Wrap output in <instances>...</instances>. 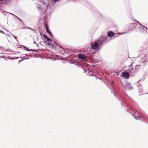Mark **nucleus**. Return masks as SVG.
Returning a JSON list of instances; mask_svg holds the SVG:
<instances>
[{
    "mask_svg": "<svg viewBox=\"0 0 148 148\" xmlns=\"http://www.w3.org/2000/svg\"><path fill=\"white\" fill-rule=\"evenodd\" d=\"M148 31V29L147 28V31Z\"/></svg>",
    "mask_w": 148,
    "mask_h": 148,
    "instance_id": "e433bc0d",
    "label": "nucleus"
},
{
    "mask_svg": "<svg viewBox=\"0 0 148 148\" xmlns=\"http://www.w3.org/2000/svg\"><path fill=\"white\" fill-rule=\"evenodd\" d=\"M136 71L134 68H132L129 69H128V72L132 76H133L136 73Z\"/></svg>",
    "mask_w": 148,
    "mask_h": 148,
    "instance_id": "423d86ee",
    "label": "nucleus"
},
{
    "mask_svg": "<svg viewBox=\"0 0 148 148\" xmlns=\"http://www.w3.org/2000/svg\"><path fill=\"white\" fill-rule=\"evenodd\" d=\"M127 107L128 108L127 110V112L130 113V114L132 112L131 111L132 110V108L129 106H128Z\"/></svg>",
    "mask_w": 148,
    "mask_h": 148,
    "instance_id": "2eb2a0df",
    "label": "nucleus"
},
{
    "mask_svg": "<svg viewBox=\"0 0 148 148\" xmlns=\"http://www.w3.org/2000/svg\"><path fill=\"white\" fill-rule=\"evenodd\" d=\"M42 5H43V7H42L41 5L40 4L38 5L37 6V8L40 10H43L45 11L47 10H45L44 9L45 8V6L43 4Z\"/></svg>",
    "mask_w": 148,
    "mask_h": 148,
    "instance_id": "6e6552de",
    "label": "nucleus"
},
{
    "mask_svg": "<svg viewBox=\"0 0 148 148\" xmlns=\"http://www.w3.org/2000/svg\"><path fill=\"white\" fill-rule=\"evenodd\" d=\"M112 83L113 84H114V82L113 81H112Z\"/></svg>",
    "mask_w": 148,
    "mask_h": 148,
    "instance_id": "2f4dec72",
    "label": "nucleus"
},
{
    "mask_svg": "<svg viewBox=\"0 0 148 148\" xmlns=\"http://www.w3.org/2000/svg\"><path fill=\"white\" fill-rule=\"evenodd\" d=\"M43 36H44V37L45 38H46V39H47V38H48V37H47V36L46 35H45V34Z\"/></svg>",
    "mask_w": 148,
    "mask_h": 148,
    "instance_id": "5701e85b",
    "label": "nucleus"
},
{
    "mask_svg": "<svg viewBox=\"0 0 148 148\" xmlns=\"http://www.w3.org/2000/svg\"><path fill=\"white\" fill-rule=\"evenodd\" d=\"M122 85L124 87V88L127 90L132 89L133 88L131 84L128 83H126L125 84L122 83Z\"/></svg>",
    "mask_w": 148,
    "mask_h": 148,
    "instance_id": "39448f33",
    "label": "nucleus"
},
{
    "mask_svg": "<svg viewBox=\"0 0 148 148\" xmlns=\"http://www.w3.org/2000/svg\"><path fill=\"white\" fill-rule=\"evenodd\" d=\"M107 39L108 37L106 35H102L100 39L97 40L93 44H92V48L95 50H98L103 42H108Z\"/></svg>",
    "mask_w": 148,
    "mask_h": 148,
    "instance_id": "f03ea898",
    "label": "nucleus"
},
{
    "mask_svg": "<svg viewBox=\"0 0 148 148\" xmlns=\"http://www.w3.org/2000/svg\"><path fill=\"white\" fill-rule=\"evenodd\" d=\"M8 36H10L9 35H8Z\"/></svg>",
    "mask_w": 148,
    "mask_h": 148,
    "instance_id": "a19ab883",
    "label": "nucleus"
},
{
    "mask_svg": "<svg viewBox=\"0 0 148 148\" xmlns=\"http://www.w3.org/2000/svg\"><path fill=\"white\" fill-rule=\"evenodd\" d=\"M24 49L26 51H33V50H30L28 48L26 47L25 46H24Z\"/></svg>",
    "mask_w": 148,
    "mask_h": 148,
    "instance_id": "dca6fc26",
    "label": "nucleus"
},
{
    "mask_svg": "<svg viewBox=\"0 0 148 148\" xmlns=\"http://www.w3.org/2000/svg\"><path fill=\"white\" fill-rule=\"evenodd\" d=\"M84 70L85 72H86V70L85 69H84Z\"/></svg>",
    "mask_w": 148,
    "mask_h": 148,
    "instance_id": "473e14b6",
    "label": "nucleus"
},
{
    "mask_svg": "<svg viewBox=\"0 0 148 148\" xmlns=\"http://www.w3.org/2000/svg\"><path fill=\"white\" fill-rule=\"evenodd\" d=\"M61 51L62 52H65V50L64 49H63V50Z\"/></svg>",
    "mask_w": 148,
    "mask_h": 148,
    "instance_id": "a878e982",
    "label": "nucleus"
},
{
    "mask_svg": "<svg viewBox=\"0 0 148 148\" xmlns=\"http://www.w3.org/2000/svg\"><path fill=\"white\" fill-rule=\"evenodd\" d=\"M119 36L117 35V34H116V35L115 34V36H114V37H117L118 36Z\"/></svg>",
    "mask_w": 148,
    "mask_h": 148,
    "instance_id": "cd10ccee",
    "label": "nucleus"
},
{
    "mask_svg": "<svg viewBox=\"0 0 148 148\" xmlns=\"http://www.w3.org/2000/svg\"><path fill=\"white\" fill-rule=\"evenodd\" d=\"M78 57L79 59H81L83 60L88 61L86 57L83 54H78Z\"/></svg>",
    "mask_w": 148,
    "mask_h": 148,
    "instance_id": "0eeeda50",
    "label": "nucleus"
},
{
    "mask_svg": "<svg viewBox=\"0 0 148 148\" xmlns=\"http://www.w3.org/2000/svg\"><path fill=\"white\" fill-rule=\"evenodd\" d=\"M129 74L128 72H124L122 73V75L125 78L127 79L129 77Z\"/></svg>",
    "mask_w": 148,
    "mask_h": 148,
    "instance_id": "1a4fd4ad",
    "label": "nucleus"
},
{
    "mask_svg": "<svg viewBox=\"0 0 148 148\" xmlns=\"http://www.w3.org/2000/svg\"><path fill=\"white\" fill-rule=\"evenodd\" d=\"M34 44H36L37 46H38V44L35 41H34Z\"/></svg>",
    "mask_w": 148,
    "mask_h": 148,
    "instance_id": "b1692460",
    "label": "nucleus"
},
{
    "mask_svg": "<svg viewBox=\"0 0 148 148\" xmlns=\"http://www.w3.org/2000/svg\"><path fill=\"white\" fill-rule=\"evenodd\" d=\"M142 68V66L141 65H137L135 66V69L136 71H137L139 70Z\"/></svg>",
    "mask_w": 148,
    "mask_h": 148,
    "instance_id": "f8f14e48",
    "label": "nucleus"
},
{
    "mask_svg": "<svg viewBox=\"0 0 148 148\" xmlns=\"http://www.w3.org/2000/svg\"><path fill=\"white\" fill-rule=\"evenodd\" d=\"M134 25L135 28L137 29H138L141 32L147 33V28L142 25L139 22L137 21L135 23Z\"/></svg>",
    "mask_w": 148,
    "mask_h": 148,
    "instance_id": "7ed1b4c3",
    "label": "nucleus"
},
{
    "mask_svg": "<svg viewBox=\"0 0 148 148\" xmlns=\"http://www.w3.org/2000/svg\"><path fill=\"white\" fill-rule=\"evenodd\" d=\"M22 58L23 59V60L25 59L28 58L26 56H25L24 58H23V57Z\"/></svg>",
    "mask_w": 148,
    "mask_h": 148,
    "instance_id": "412c9836",
    "label": "nucleus"
},
{
    "mask_svg": "<svg viewBox=\"0 0 148 148\" xmlns=\"http://www.w3.org/2000/svg\"><path fill=\"white\" fill-rule=\"evenodd\" d=\"M10 0H0V3L7 4L9 3Z\"/></svg>",
    "mask_w": 148,
    "mask_h": 148,
    "instance_id": "9d476101",
    "label": "nucleus"
},
{
    "mask_svg": "<svg viewBox=\"0 0 148 148\" xmlns=\"http://www.w3.org/2000/svg\"><path fill=\"white\" fill-rule=\"evenodd\" d=\"M145 57H146V56H145L143 58V60H144V61H143V63H144V62H145ZM145 62H147V61H146Z\"/></svg>",
    "mask_w": 148,
    "mask_h": 148,
    "instance_id": "aec40b11",
    "label": "nucleus"
},
{
    "mask_svg": "<svg viewBox=\"0 0 148 148\" xmlns=\"http://www.w3.org/2000/svg\"><path fill=\"white\" fill-rule=\"evenodd\" d=\"M0 32H1L2 33H3V34H4V33L2 31H1V30H0Z\"/></svg>",
    "mask_w": 148,
    "mask_h": 148,
    "instance_id": "c85d7f7f",
    "label": "nucleus"
},
{
    "mask_svg": "<svg viewBox=\"0 0 148 148\" xmlns=\"http://www.w3.org/2000/svg\"><path fill=\"white\" fill-rule=\"evenodd\" d=\"M119 100L121 102L122 101L123 102V103H122V104L121 106L123 107L124 106L123 105H124L125 104V102L124 101H123V100H124V99H123L121 97H120Z\"/></svg>",
    "mask_w": 148,
    "mask_h": 148,
    "instance_id": "4468645a",
    "label": "nucleus"
},
{
    "mask_svg": "<svg viewBox=\"0 0 148 148\" xmlns=\"http://www.w3.org/2000/svg\"><path fill=\"white\" fill-rule=\"evenodd\" d=\"M12 14L14 15L17 18V17H18L17 16H16L15 15H14L13 14Z\"/></svg>",
    "mask_w": 148,
    "mask_h": 148,
    "instance_id": "7c9ffc66",
    "label": "nucleus"
},
{
    "mask_svg": "<svg viewBox=\"0 0 148 148\" xmlns=\"http://www.w3.org/2000/svg\"><path fill=\"white\" fill-rule=\"evenodd\" d=\"M60 0H38V1L45 6L44 9L49 10V12L52 11V9L54 6V3Z\"/></svg>",
    "mask_w": 148,
    "mask_h": 148,
    "instance_id": "f257e3e1",
    "label": "nucleus"
},
{
    "mask_svg": "<svg viewBox=\"0 0 148 148\" xmlns=\"http://www.w3.org/2000/svg\"><path fill=\"white\" fill-rule=\"evenodd\" d=\"M17 18H18L19 20L20 21H21V22H22V20L21 19L19 18L18 17H17Z\"/></svg>",
    "mask_w": 148,
    "mask_h": 148,
    "instance_id": "393cba45",
    "label": "nucleus"
},
{
    "mask_svg": "<svg viewBox=\"0 0 148 148\" xmlns=\"http://www.w3.org/2000/svg\"><path fill=\"white\" fill-rule=\"evenodd\" d=\"M134 110H135V109H134Z\"/></svg>",
    "mask_w": 148,
    "mask_h": 148,
    "instance_id": "ea45409f",
    "label": "nucleus"
},
{
    "mask_svg": "<svg viewBox=\"0 0 148 148\" xmlns=\"http://www.w3.org/2000/svg\"><path fill=\"white\" fill-rule=\"evenodd\" d=\"M23 29H27L32 30H33V31H34L33 29L31 28L30 27H23Z\"/></svg>",
    "mask_w": 148,
    "mask_h": 148,
    "instance_id": "a211bd4d",
    "label": "nucleus"
},
{
    "mask_svg": "<svg viewBox=\"0 0 148 148\" xmlns=\"http://www.w3.org/2000/svg\"><path fill=\"white\" fill-rule=\"evenodd\" d=\"M36 51H38V50H36Z\"/></svg>",
    "mask_w": 148,
    "mask_h": 148,
    "instance_id": "4c0bfd02",
    "label": "nucleus"
},
{
    "mask_svg": "<svg viewBox=\"0 0 148 148\" xmlns=\"http://www.w3.org/2000/svg\"><path fill=\"white\" fill-rule=\"evenodd\" d=\"M73 63L74 64H76V65L77 64V63L76 62H73Z\"/></svg>",
    "mask_w": 148,
    "mask_h": 148,
    "instance_id": "bb28decb",
    "label": "nucleus"
},
{
    "mask_svg": "<svg viewBox=\"0 0 148 148\" xmlns=\"http://www.w3.org/2000/svg\"><path fill=\"white\" fill-rule=\"evenodd\" d=\"M14 38H15V39H16V38H17V37H14Z\"/></svg>",
    "mask_w": 148,
    "mask_h": 148,
    "instance_id": "72a5a7b5",
    "label": "nucleus"
},
{
    "mask_svg": "<svg viewBox=\"0 0 148 148\" xmlns=\"http://www.w3.org/2000/svg\"><path fill=\"white\" fill-rule=\"evenodd\" d=\"M44 25H45V26L46 27V28L47 32L48 34H49V35H50V36H52V34L51 32L49 30V29H48V25L45 23Z\"/></svg>",
    "mask_w": 148,
    "mask_h": 148,
    "instance_id": "9b49d317",
    "label": "nucleus"
},
{
    "mask_svg": "<svg viewBox=\"0 0 148 148\" xmlns=\"http://www.w3.org/2000/svg\"><path fill=\"white\" fill-rule=\"evenodd\" d=\"M89 75L90 76H95L96 75H92V73L91 72H89Z\"/></svg>",
    "mask_w": 148,
    "mask_h": 148,
    "instance_id": "6ab92c4d",
    "label": "nucleus"
},
{
    "mask_svg": "<svg viewBox=\"0 0 148 148\" xmlns=\"http://www.w3.org/2000/svg\"><path fill=\"white\" fill-rule=\"evenodd\" d=\"M147 119L148 120V117H147Z\"/></svg>",
    "mask_w": 148,
    "mask_h": 148,
    "instance_id": "c9c22d12",
    "label": "nucleus"
},
{
    "mask_svg": "<svg viewBox=\"0 0 148 148\" xmlns=\"http://www.w3.org/2000/svg\"><path fill=\"white\" fill-rule=\"evenodd\" d=\"M136 112H137V113H138L140 115L138 116V115H134L132 114V115L134 117L135 119H139L140 118H145V116L144 114L142 112H141L140 111H139L138 110H136Z\"/></svg>",
    "mask_w": 148,
    "mask_h": 148,
    "instance_id": "20e7f679",
    "label": "nucleus"
},
{
    "mask_svg": "<svg viewBox=\"0 0 148 148\" xmlns=\"http://www.w3.org/2000/svg\"><path fill=\"white\" fill-rule=\"evenodd\" d=\"M47 39L48 42H49V41H51V40L48 37Z\"/></svg>",
    "mask_w": 148,
    "mask_h": 148,
    "instance_id": "4be33fe9",
    "label": "nucleus"
},
{
    "mask_svg": "<svg viewBox=\"0 0 148 148\" xmlns=\"http://www.w3.org/2000/svg\"><path fill=\"white\" fill-rule=\"evenodd\" d=\"M108 35L109 37H111L112 36H114L115 34L113 32L110 31L108 32Z\"/></svg>",
    "mask_w": 148,
    "mask_h": 148,
    "instance_id": "ddd939ff",
    "label": "nucleus"
},
{
    "mask_svg": "<svg viewBox=\"0 0 148 148\" xmlns=\"http://www.w3.org/2000/svg\"><path fill=\"white\" fill-rule=\"evenodd\" d=\"M7 31L8 32H9V30H7Z\"/></svg>",
    "mask_w": 148,
    "mask_h": 148,
    "instance_id": "f704fd0d",
    "label": "nucleus"
},
{
    "mask_svg": "<svg viewBox=\"0 0 148 148\" xmlns=\"http://www.w3.org/2000/svg\"><path fill=\"white\" fill-rule=\"evenodd\" d=\"M10 34L13 36V37L14 38L15 37L14 35H13V34H12V33H10Z\"/></svg>",
    "mask_w": 148,
    "mask_h": 148,
    "instance_id": "c756f323",
    "label": "nucleus"
},
{
    "mask_svg": "<svg viewBox=\"0 0 148 148\" xmlns=\"http://www.w3.org/2000/svg\"><path fill=\"white\" fill-rule=\"evenodd\" d=\"M99 79H101V78H99Z\"/></svg>",
    "mask_w": 148,
    "mask_h": 148,
    "instance_id": "58836bf2",
    "label": "nucleus"
},
{
    "mask_svg": "<svg viewBox=\"0 0 148 148\" xmlns=\"http://www.w3.org/2000/svg\"><path fill=\"white\" fill-rule=\"evenodd\" d=\"M111 91L114 94V96L116 97V93H115L116 92V91H115V89L113 88V90H111Z\"/></svg>",
    "mask_w": 148,
    "mask_h": 148,
    "instance_id": "f3484780",
    "label": "nucleus"
}]
</instances>
